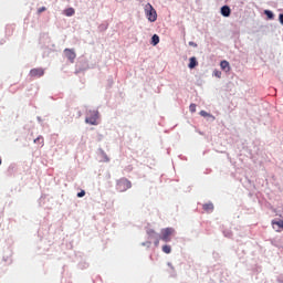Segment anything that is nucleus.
Returning a JSON list of instances; mask_svg holds the SVG:
<instances>
[{
    "label": "nucleus",
    "instance_id": "1",
    "mask_svg": "<svg viewBox=\"0 0 283 283\" xmlns=\"http://www.w3.org/2000/svg\"><path fill=\"white\" fill-rule=\"evenodd\" d=\"M145 12H146V17H147L148 21H150V23H154L158 19V13H156V9H154V7L151 4L147 3L145 6Z\"/></svg>",
    "mask_w": 283,
    "mask_h": 283
},
{
    "label": "nucleus",
    "instance_id": "2",
    "mask_svg": "<svg viewBox=\"0 0 283 283\" xmlns=\"http://www.w3.org/2000/svg\"><path fill=\"white\" fill-rule=\"evenodd\" d=\"M116 189L120 192L127 191V189H132V181L127 178H120L117 180Z\"/></svg>",
    "mask_w": 283,
    "mask_h": 283
},
{
    "label": "nucleus",
    "instance_id": "3",
    "mask_svg": "<svg viewBox=\"0 0 283 283\" xmlns=\"http://www.w3.org/2000/svg\"><path fill=\"white\" fill-rule=\"evenodd\" d=\"M85 123L88 125H98V111H88Z\"/></svg>",
    "mask_w": 283,
    "mask_h": 283
},
{
    "label": "nucleus",
    "instance_id": "4",
    "mask_svg": "<svg viewBox=\"0 0 283 283\" xmlns=\"http://www.w3.org/2000/svg\"><path fill=\"white\" fill-rule=\"evenodd\" d=\"M176 233V230L174 228H165L161 230V237L160 240L163 242H171V235Z\"/></svg>",
    "mask_w": 283,
    "mask_h": 283
},
{
    "label": "nucleus",
    "instance_id": "5",
    "mask_svg": "<svg viewBox=\"0 0 283 283\" xmlns=\"http://www.w3.org/2000/svg\"><path fill=\"white\" fill-rule=\"evenodd\" d=\"M45 74V70L38 67V69H32L29 73V76H31V78H41V76H43Z\"/></svg>",
    "mask_w": 283,
    "mask_h": 283
},
{
    "label": "nucleus",
    "instance_id": "6",
    "mask_svg": "<svg viewBox=\"0 0 283 283\" xmlns=\"http://www.w3.org/2000/svg\"><path fill=\"white\" fill-rule=\"evenodd\" d=\"M64 54L70 63H74V61L76 60V52H74L73 49H65Z\"/></svg>",
    "mask_w": 283,
    "mask_h": 283
},
{
    "label": "nucleus",
    "instance_id": "7",
    "mask_svg": "<svg viewBox=\"0 0 283 283\" xmlns=\"http://www.w3.org/2000/svg\"><path fill=\"white\" fill-rule=\"evenodd\" d=\"M272 227H273V229H274L277 233H280V231H282V229H283V220H280V221L273 220V221H272Z\"/></svg>",
    "mask_w": 283,
    "mask_h": 283
},
{
    "label": "nucleus",
    "instance_id": "8",
    "mask_svg": "<svg viewBox=\"0 0 283 283\" xmlns=\"http://www.w3.org/2000/svg\"><path fill=\"white\" fill-rule=\"evenodd\" d=\"M220 67L224 72H231V65L229 64V61H227V60L221 61Z\"/></svg>",
    "mask_w": 283,
    "mask_h": 283
},
{
    "label": "nucleus",
    "instance_id": "9",
    "mask_svg": "<svg viewBox=\"0 0 283 283\" xmlns=\"http://www.w3.org/2000/svg\"><path fill=\"white\" fill-rule=\"evenodd\" d=\"M221 14L222 17H231V8H229V6H223L221 8Z\"/></svg>",
    "mask_w": 283,
    "mask_h": 283
},
{
    "label": "nucleus",
    "instance_id": "10",
    "mask_svg": "<svg viewBox=\"0 0 283 283\" xmlns=\"http://www.w3.org/2000/svg\"><path fill=\"white\" fill-rule=\"evenodd\" d=\"M198 65V61L196 60V57H190V62L188 64V67L190 70H193V67H196Z\"/></svg>",
    "mask_w": 283,
    "mask_h": 283
},
{
    "label": "nucleus",
    "instance_id": "11",
    "mask_svg": "<svg viewBox=\"0 0 283 283\" xmlns=\"http://www.w3.org/2000/svg\"><path fill=\"white\" fill-rule=\"evenodd\" d=\"M203 211H207L208 213H211V211H213V203H205L203 205Z\"/></svg>",
    "mask_w": 283,
    "mask_h": 283
},
{
    "label": "nucleus",
    "instance_id": "12",
    "mask_svg": "<svg viewBox=\"0 0 283 283\" xmlns=\"http://www.w3.org/2000/svg\"><path fill=\"white\" fill-rule=\"evenodd\" d=\"M160 43V36L158 34H154L151 38V45H158Z\"/></svg>",
    "mask_w": 283,
    "mask_h": 283
},
{
    "label": "nucleus",
    "instance_id": "13",
    "mask_svg": "<svg viewBox=\"0 0 283 283\" xmlns=\"http://www.w3.org/2000/svg\"><path fill=\"white\" fill-rule=\"evenodd\" d=\"M148 238L149 240H156V238H158V233H156V231L154 230H148Z\"/></svg>",
    "mask_w": 283,
    "mask_h": 283
},
{
    "label": "nucleus",
    "instance_id": "14",
    "mask_svg": "<svg viewBox=\"0 0 283 283\" xmlns=\"http://www.w3.org/2000/svg\"><path fill=\"white\" fill-rule=\"evenodd\" d=\"M74 8H69V9H66L65 11H64V14L66 15V17H74Z\"/></svg>",
    "mask_w": 283,
    "mask_h": 283
},
{
    "label": "nucleus",
    "instance_id": "15",
    "mask_svg": "<svg viewBox=\"0 0 283 283\" xmlns=\"http://www.w3.org/2000/svg\"><path fill=\"white\" fill-rule=\"evenodd\" d=\"M34 143L43 147L45 140L43 139V136H39L38 138L34 139Z\"/></svg>",
    "mask_w": 283,
    "mask_h": 283
},
{
    "label": "nucleus",
    "instance_id": "16",
    "mask_svg": "<svg viewBox=\"0 0 283 283\" xmlns=\"http://www.w3.org/2000/svg\"><path fill=\"white\" fill-rule=\"evenodd\" d=\"M161 251L167 254L171 253V245H163Z\"/></svg>",
    "mask_w": 283,
    "mask_h": 283
},
{
    "label": "nucleus",
    "instance_id": "17",
    "mask_svg": "<svg viewBox=\"0 0 283 283\" xmlns=\"http://www.w3.org/2000/svg\"><path fill=\"white\" fill-rule=\"evenodd\" d=\"M264 14H266L268 19H274V14L269 10H265Z\"/></svg>",
    "mask_w": 283,
    "mask_h": 283
},
{
    "label": "nucleus",
    "instance_id": "18",
    "mask_svg": "<svg viewBox=\"0 0 283 283\" xmlns=\"http://www.w3.org/2000/svg\"><path fill=\"white\" fill-rule=\"evenodd\" d=\"M189 109H190L191 114H195V112H196V104H190Z\"/></svg>",
    "mask_w": 283,
    "mask_h": 283
},
{
    "label": "nucleus",
    "instance_id": "19",
    "mask_svg": "<svg viewBox=\"0 0 283 283\" xmlns=\"http://www.w3.org/2000/svg\"><path fill=\"white\" fill-rule=\"evenodd\" d=\"M200 116H203L205 118H207V116H209V113H207V111H201Z\"/></svg>",
    "mask_w": 283,
    "mask_h": 283
},
{
    "label": "nucleus",
    "instance_id": "20",
    "mask_svg": "<svg viewBox=\"0 0 283 283\" xmlns=\"http://www.w3.org/2000/svg\"><path fill=\"white\" fill-rule=\"evenodd\" d=\"M214 76H217V78H220L222 76V72L216 71L214 72Z\"/></svg>",
    "mask_w": 283,
    "mask_h": 283
},
{
    "label": "nucleus",
    "instance_id": "21",
    "mask_svg": "<svg viewBox=\"0 0 283 283\" xmlns=\"http://www.w3.org/2000/svg\"><path fill=\"white\" fill-rule=\"evenodd\" d=\"M45 10H48L45 7L38 9V14H41V12H45Z\"/></svg>",
    "mask_w": 283,
    "mask_h": 283
},
{
    "label": "nucleus",
    "instance_id": "22",
    "mask_svg": "<svg viewBox=\"0 0 283 283\" xmlns=\"http://www.w3.org/2000/svg\"><path fill=\"white\" fill-rule=\"evenodd\" d=\"M85 196V190H82L77 193V198H83Z\"/></svg>",
    "mask_w": 283,
    "mask_h": 283
},
{
    "label": "nucleus",
    "instance_id": "23",
    "mask_svg": "<svg viewBox=\"0 0 283 283\" xmlns=\"http://www.w3.org/2000/svg\"><path fill=\"white\" fill-rule=\"evenodd\" d=\"M160 244V239L157 237L155 238V247H158Z\"/></svg>",
    "mask_w": 283,
    "mask_h": 283
},
{
    "label": "nucleus",
    "instance_id": "24",
    "mask_svg": "<svg viewBox=\"0 0 283 283\" xmlns=\"http://www.w3.org/2000/svg\"><path fill=\"white\" fill-rule=\"evenodd\" d=\"M279 21H280V23L283 25V13H281V14L279 15Z\"/></svg>",
    "mask_w": 283,
    "mask_h": 283
},
{
    "label": "nucleus",
    "instance_id": "25",
    "mask_svg": "<svg viewBox=\"0 0 283 283\" xmlns=\"http://www.w3.org/2000/svg\"><path fill=\"white\" fill-rule=\"evenodd\" d=\"M189 45H190L191 48H198V44H197L196 42H189Z\"/></svg>",
    "mask_w": 283,
    "mask_h": 283
},
{
    "label": "nucleus",
    "instance_id": "26",
    "mask_svg": "<svg viewBox=\"0 0 283 283\" xmlns=\"http://www.w3.org/2000/svg\"><path fill=\"white\" fill-rule=\"evenodd\" d=\"M2 160H1V157H0V165H1Z\"/></svg>",
    "mask_w": 283,
    "mask_h": 283
}]
</instances>
